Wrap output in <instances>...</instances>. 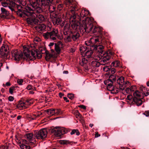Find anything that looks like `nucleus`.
<instances>
[{"label": "nucleus", "mask_w": 149, "mask_h": 149, "mask_svg": "<svg viewBox=\"0 0 149 149\" xmlns=\"http://www.w3.org/2000/svg\"><path fill=\"white\" fill-rule=\"evenodd\" d=\"M40 52L37 49L29 51L25 50L24 51V54L20 51H18L17 50H14L12 51L11 55L16 60H19L20 59L24 58L29 60H33L36 58H40L42 57L41 53L42 51L41 48L39 49Z\"/></svg>", "instance_id": "1"}, {"label": "nucleus", "mask_w": 149, "mask_h": 149, "mask_svg": "<svg viewBox=\"0 0 149 149\" xmlns=\"http://www.w3.org/2000/svg\"><path fill=\"white\" fill-rule=\"evenodd\" d=\"M75 8H72L66 13V17L69 19L70 24H66L64 26L63 32L65 35H67L69 33L70 26L75 30L79 28L80 30V26L82 24V22L84 21L81 20L79 22L77 20V18H78L79 16L75 13Z\"/></svg>", "instance_id": "2"}, {"label": "nucleus", "mask_w": 149, "mask_h": 149, "mask_svg": "<svg viewBox=\"0 0 149 149\" xmlns=\"http://www.w3.org/2000/svg\"><path fill=\"white\" fill-rule=\"evenodd\" d=\"M93 20L91 18H87L86 21L82 22L80 26V31L82 34L85 33L91 32L95 34L100 35L102 34V28L100 27L94 26Z\"/></svg>", "instance_id": "3"}, {"label": "nucleus", "mask_w": 149, "mask_h": 149, "mask_svg": "<svg viewBox=\"0 0 149 149\" xmlns=\"http://www.w3.org/2000/svg\"><path fill=\"white\" fill-rule=\"evenodd\" d=\"M40 4L38 3V1L33 2L27 5V6L25 7L24 8H22L21 6H18L19 11L18 12H21L22 14L25 13V12H33L35 13V12L37 13H42L43 10L40 6Z\"/></svg>", "instance_id": "4"}, {"label": "nucleus", "mask_w": 149, "mask_h": 149, "mask_svg": "<svg viewBox=\"0 0 149 149\" xmlns=\"http://www.w3.org/2000/svg\"><path fill=\"white\" fill-rule=\"evenodd\" d=\"M116 76L114 75H111L107 80L104 81V84L107 86V89L111 93L113 94H116L119 92V90L117 88L115 87L113 85V82L116 80Z\"/></svg>", "instance_id": "5"}, {"label": "nucleus", "mask_w": 149, "mask_h": 149, "mask_svg": "<svg viewBox=\"0 0 149 149\" xmlns=\"http://www.w3.org/2000/svg\"><path fill=\"white\" fill-rule=\"evenodd\" d=\"M26 13H22L21 12H17V14L18 15L21 17H31L33 18L36 19L38 18L40 21L42 22L45 19V18L43 15L41 14H36L33 12H25Z\"/></svg>", "instance_id": "6"}, {"label": "nucleus", "mask_w": 149, "mask_h": 149, "mask_svg": "<svg viewBox=\"0 0 149 149\" xmlns=\"http://www.w3.org/2000/svg\"><path fill=\"white\" fill-rule=\"evenodd\" d=\"M93 51L90 50H87L84 54V55L82 57L81 62L80 64L83 66L84 64H86L88 62H90L93 59Z\"/></svg>", "instance_id": "7"}, {"label": "nucleus", "mask_w": 149, "mask_h": 149, "mask_svg": "<svg viewBox=\"0 0 149 149\" xmlns=\"http://www.w3.org/2000/svg\"><path fill=\"white\" fill-rule=\"evenodd\" d=\"M58 30L57 29H53V30L49 32H47L43 34V36L45 39L50 38L51 40H56L58 38Z\"/></svg>", "instance_id": "8"}, {"label": "nucleus", "mask_w": 149, "mask_h": 149, "mask_svg": "<svg viewBox=\"0 0 149 149\" xmlns=\"http://www.w3.org/2000/svg\"><path fill=\"white\" fill-rule=\"evenodd\" d=\"M1 5L4 7H8L12 11H14L15 9L17 8L18 10L17 12L19 11L18 6H20L15 4V0H6V2H1Z\"/></svg>", "instance_id": "9"}, {"label": "nucleus", "mask_w": 149, "mask_h": 149, "mask_svg": "<svg viewBox=\"0 0 149 149\" xmlns=\"http://www.w3.org/2000/svg\"><path fill=\"white\" fill-rule=\"evenodd\" d=\"M9 52V48L8 46L5 44H3L0 49V54L2 57L4 59L8 58Z\"/></svg>", "instance_id": "10"}, {"label": "nucleus", "mask_w": 149, "mask_h": 149, "mask_svg": "<svg viewBox=\"0 0 149 149\" xmlns=\"http://www.w3.org/2000/svg\"><path fill=\"white\" fill-rule=\"evenodd\" d=\"M142 94L138 91H135L133 93V101L138 106H140L142 104V101L140 98Z\"/></svg>", "instance_id": "11"}, {"label": "nucleus", "mask_w": 149, "mask_h": 149, "mask_svg": "<svg viewBox=\"0 0 149 149\" xmlns=\"http://www.w3.org/2000/svg\"><path fill=\"white\" fill-rule=\"evenodd\" d=\"M117 84L119 85V88L120 90L121 91L123 90L125 88L129 85L130 82L128 81H124V78L123 77H119L117 81Z\"/></svg>", "instance_id": "12"}, {"label": "nucleus", "mask_w": 149, "mask_h": 149, "mask_svg": "<svg viewBox=\"0 0 149 149\" xmlns=\"http://www.w3.org/2000/svg\"><path fill=\"white\" fill-rule=\"evenodd\" d=\"M113 53L111 51H108L107 53L104 56L101 57V56H100V65H105L107 63V61L109 60L111 57V56L112 55Z\"/></svg>", "instance_id": "13"}, {"label": "nucleus", "mask_w": 149, "mask_h": 149, "mask_svg": "<svg viewBox=\"0 0 149 149\" xmlns=\"http://www.w3.org/2000/svg\"><path fill=\"white\" fill-rule=\"evenodd\" d=\"M47 131L45 129H43L38 131H36L34 132V135L38 139H45L47 136Z\"/></svg>", "instance_id": "14"}, {"label": "nucleus", "mask_w": 149, "mask_h": 149, "mask_svg": "<svg viewBox=\"0 0 149 149\" xmlns=\"http://www.w3.org/2000/svg\"><path fill=\"white\" fill-rule=\"evenodd\" d=\"M51 132L56 136L60 137L62 135L65 134L66 132L63 127H56L52 130Z\"/></svg>", "instance_id": "15"}, {"label": "nucleus", "mask_w": 149, "mask_h": 149, "mask_svg": "<svg viewBox=\"0 0 149 149\" xmlns=\"http://www.w3.org/2000/svg\"><path fill=\"white\" fill-rule=\"evenodd\" d=\"M96 55H94L93 59L91 61H92L91 63V65L93 68L98 67L100 65V62L96 60H100V57L98 56V55L96 56Z\"/></svg>", "instance_id": "16"}, {"label": "nucleus", "mask_w": 149, "mask_h": 149, "mask_svg": "<svg viewBox=\"0 0 149 149\" xmlns=\"http://www.w3.org/2000/svg\"><path fill=\"white\" fill-rule=\"evenodd\" d=\"M18 142L20 144L19 146L21 149H30L29 146L26 145V144H29V143L25 139H21L18 141Z\"/></svg>", "instance_id": "17"}, {"label": "nucleus", "mask_w": 149, "mask_h": 149, "mask_svg": "<svg viewBox=\"0 0 149 149\" xmlns=\"http://www.w3.org/2000/svg\"><path fill=\"white\" fill-rule=\"evenodd\" d=\"M95 49L98 52V53L94 55H101V57L104 56L105 55L104 52V47L102 45H95Z\"/></svg>", "instance_id": "18"}, {"label": "nucleus", "mask_w": 149, "mask_h": 149, "mask_svg": "<svg viewBox=\"0 0 149 149\" xmlns=\"http://www.w3.org/2000/svg\"><path fill=\"white\" fill-rule=\"evenodd\" d=\"M89 12L88 10L84 9L81 11V12L80 13V17H79V21L81 20H84L85 21L86 20L87 18L88 17H86V16L88 15Z\"/></svg>", "instance_id": "19"}, {"label": "nucleus", "mask_w": 149, "mask_h": 149, "mask_svg": "<svg viewBox=\"0 0 149 149\" xmlns=\"http://www.w3.org/2000/svg\"><path fill=\"white\" fill-rule=\"evenodd\" d=\"M55 49L57 54H59L61 51V49L63 47V44L62 42L58 41L55 44Z\"/></svg>", "instance_id": "20"}, {"label": "nucleus", "mask_w": 149, "mask_h": 149, "mask_svg": "<svg viewBox=\"0 0 149 149\" xmlns=\"http://www.w3.org/2000/svg\"><path fill=\"white\" fill-rule=\"evenodd\" d=\"M25 138H27L29 140L28 141L29 143L32 144L35 143V141L34 139H33V134L32 133H30L26 134L24 136Z\"/></svg>", "instance_id": "21"}, {"label": "nucleus", "mask_w": 149, "mask_h": 149, "mask_svg": "<svg viewBox=\"0 0 149 149\" xmlns=\"http://www.w3.org/2000/svg\"><path fill=\"white\" fill-rule=\"evenodd\" d=\"M35 29L38 32L41 33L44 31L46 28V26L43 24H40L35 27Z\"/></svg>", "instance_id": "22"}, {"label": "nucleus", "mask_w": 149, "mask_h": 149, "mask_svg": "<svg viewBox=\"0 0 149 149\" xmlns=\"http://www.w3.org/2000/svg\"><path fill=\"white\" fill-rule=\"evenodd\" d=\"M71 36L73 40L74 41H77L79 40L80 34L78 32L75 31L72 33Z\"/></svg>", "instance_id": "23"}, {"label": "nucleus", "mask_w": 149, "mask_h": 149, "mask_svg": "<svg viewBox=\"0 0 149 149\" xmlns=\"http://www.w3.org/2000/svg\"><path fill=\"white\" fill-rule=\"evenodd\" d=\"M46 53V57L45 58L47 61H48L51 58L55 57L54 52L53 50L52 51V53H50L48 51H45Z\"/></svg>", "instance_id": "24"}, {"label": "nucleus", "mask_w": 149, "mask_h": 149, "mask_svg": "<svg viewBox=\"0 0 149 149\" xmlns=\"http://www.w3.org/2000/svg\"><path fill=\"white\" fill-rule=\"evenodd\" d=\"M52 0H39L38 3L40 6H46L49 5V3H51Z\"/></svg>", "instance_id": "25"}, {"label": "nucleus", "mask_w": 149, "mask_h": 149, "mask_svg": "<svg viewBox=\"0 0 149 149\" xmlns=\"http://www.w3.org/2000/svg\"><path fill=\"white\" fill-rule=\"evenodd\" d=\"M26 21L29 24L32 25H33L34 24H36L38 22V20L34 18L33 19L30 18H27L26 19Z\"/></svg>", "instance_id": "26"}, {"label": "nucleus", "mask_w": 149, "mask_h": 149, "mask_svg": "<svg viewBox=\"0 0 149 149\" xmlns=\"http://www.w3.org/2000/svg\"><path fill=\"white\" fill-rule=\"evenodd\" d=\"M143 93L144 95L146 96H147L149 95V89L146 88V87L143 86H142L141 87Z\"/></svg>", "instance_id": "27"}, {"label": "nucleus", "mask_w": 149, "mask_h": 149, "mask_svg": "<svg viewBox=\"0 0 149 149\" xmlns=\"http://www.w3.org/2000/svg\"><path fill=\"white\" fill-rule=\"evenodd\" d=\"M52 21L54 25H58L60 24V22H61V20L60 18H54L53 19Z\"/></svg>", "instance_id": "28"}, {"label": "nucleus", "mask_w": 149, "mask_h": 149, "mask_svg": "<svg viewBox=\"0 0 149 149\" xmlns=\"http://www.w3.org/2000/svg\"><path fill=\"white\" fill-rule=\"evenodd\" d=\"M1 13L3 16H8L9 15V12L4 8H1Z\"/></svg>", "instance_id": "29"}, {"label": "nucleus", "mask_w": 149, "mask_h": 149, "mask_svg": "<svg viewBox=\"0 0 149 149\" xmlns=\"http://www.w3.org/2000/svg\"><path fill=\"white\" fill-rule=\"evenodd\" d=\"M26 104V102H23L21 101L19 102V104L17 105V107L19 109H22L26 107L25 106Z\"/></svg>", "instance_id": "30"}, {"label": "nucleus", "mask_w": 149, "mask_h": 149, "mask_svg": "<svg viewBox=\"0 0 149 149\" xmlns=\"http://www.w3.org/2000/svg\"><path fill=\"white\" fill-rule=\"evenodd\" d=\"M47 113L50 116H52L55 114L54 109H48L47 111Z\"/></svg>", "instance_id": "31"}, {"label": "nucleus", "mask_w": 149, "mask_h": 149, "mask_svg": "<svg viewBox=\"0 0 149 149\" xmlns=\"http://www.w3.org/2000/svg\"><path fill=\"white\" fill-rule=\"evenodd\" d=\"M56 9V7L55 6L50 5L49 7V10L50 13H52L54 12Z\"/></svg>", "instance_id": "32"}, {"label": "nucleus", "mask_w": 149, "mask_h": 149, "mask_svg": "<svg viewBox=\"0 0 149 149\" xmlns=\"http://www.w3.org/2000/svg\"><path fill=\"white\" fill-rule=\"evenodd\" d=\"M74 113L77 118H79L81 119L82 118L81 115L79 113L78 110H76Z\"/></svg>", "instance_id": "33"}, {"label": "nucleus", "mask_w": 149, "mask_h": 149, "mask_svg": "<svg viewBox=\"0 0 149 149\" xmlns=\"http://www.w3.org/2000/svg\"><path fill=\"white\" fill-rule=\"evenodd\" d=\"M87 47L86 46H82L80 48V52L82 54L85 53L87 50Z\"/></svg>", "instance_id": "34"}, {"label": "nucleus", "mask_w": 149, "mask_h": 149, "mask_svg": "<svg viewBox=\"0 0 149 149\" xmlns=\"http://www.w3.org/2000/svg\"><path fill=\"white\" fill-rule=\"evenodd\" d=\"M119 64H120L119 62L118 61H114L113 62H112L111 64V65H112L114 67H116L119 66Z\"/></svg>", "instance_id": "35"}, {"label": "nucleus", "mask_w": 149, "mask_h": 149, "mask_svg": "<svg viewBox=\"0 0 149 149\" xmlns=\"http://www.w3.org/2000/svg\"><path fill=\"white\" fill-rule=\"evenodd\" d=\"M71 38H71L69 36H67L65 39V42L66 43L71 42Z\"/></svg>", "instance_id": "36"}, {"label": "nucleus", "mask_w": 149, "mask_h": 149, "mask_svg": "<svg viewBox=\"0 0 149 149\" xmlns=\"http://www.w3.org/2000/svg\"><path fill=\"white\" fill-rule=\"evenodd\" d=\"M17 82L19 85H22L23 80L22 79H18L17 80Z\"/></svg>", "instance_id": "37"}, {"label": "nucleus", "mask_w": 149, "mask_h": 149, "mask_svg": "<svg viewBox=\"0 0 149 149\" xmlns=\"http://www.w3.org/2000/svg\"><path fill=\"white\" fill-rule=\"evenodd\" d=\"M68 97L69 99L72 100L74 97V95L72 93H69L68 94Z\"/></svg>", "instance_id": "38"}, {"label": "nucleus", "mask_w": 149, "mask_h": 149, "mask_svg": "<svg viewBox=\"0 0 149 149\" xmlns=\"http://www.w3.org/2000/svg\"><path fill=\"white\" fill-rule=\"evenodd\" d=\"M55 114L57 115H58L61 114L62 112L60 109H55Z\"/></svg>", "instance_id": "39"}, {"label": "nucleus", "mask_w": 149, "mask_h": 149, "mask_svg": "<svg viewBox=\"0 0 149 149\" xmlns=\"http://www.w3.org/2000/svg\"><path fill=\"white\" fill-rule=\"evenodd\" d=\"M61 143L63 144H68L70 143L69 141L67 140H63L61 141Z\"/></svg>", "instance_id": "40"}, {"label": "nucleus", "mask_w": 149, "mask_h": 149, "mask_svg": "<svg viewBox=\"0 0 149 149\" xmlns=\"http://www.w3.org/2000/svg\"><path fill=\"white\" fill-rule=\"evenodd\" d=\"M136 88V86H132L130 88L132 93L135 90Z\"/></svg>", "instance_id": "41"}, {"label": "nucleus", "mask_w": 149, "mask_h": 149, "mask_svg": "<svg viewBox=\"0 0 149 149\" xmlns=\"http://www.w3.org/2000/svg\"><path fill=\"white\" fill-rule=\"evenodd\" d=\"M110 68L109 67L106 66L103 68V70L104 72H107L110 70Z\"/></svg>", "instance_id": "42"}, {"label": "nucleus", "mask_w": 149, "mask_h": 149, "mask_svg": "<svg viewBox=\"0 0 149 149\" xmlns=\"http://www.w3.org/2000/svg\"><path fill=\"white\" fill-rule=\"evenodd\" d=\"M26 89L28 90H30L33 89V87L31 85H29L26 87Z\"/></svg>", "instance_id": "43"}, {"label": "nucleus", "mask_w": 149, "mask_h": 149, "mask_svg": "<svg viewBox=\"0 0 149 149\" xmlns=\"http://www.w3.org/2000/svg\"><path fill=\"white\" fill-rule=\"evenodd\" d=\"M125 91H126V93H130V94H132V93L131 91V90L129 88H127L126 89Z\"/></svg>", "instance_id": "44"}, {"label": "nucleus", "mask_w": 149, "mask_h": 149, "mask_svg": "<svg viewBox=\"0 0 149 149\" xmlns=\"http://www.w3.org/2000/svg\"><path fill=\"white\" fill-rule=\"evenodd\" d=\"M40 40V39L39 38H35L33 40V41L36 44V42H39Z\"/></svg>", "instance_id": "45"}, {"label": "nucleus", "mask_w": 149, "mask_h": 149, "mask_svg": "<svg viewBox=\"0 0 149 149\" xmlns=\"http://www.w3.org/2000/svg\"><path fill=\"white\" fill-rule=\"evenodd\" d=\"M14 90V88L12 87H11L9 89V92L11 94H12L13 93V91Z\"/></svg>", "instance_id": "46"}, {"label": "nucleus", "mask_w": 149, "mask_h": 149, "mask_svg": "<svg viewBox=\"0 0 149 149\" xmlns=\"http://www.w3.org/2000/svg\"><path fill=\"white\" fill-rule=\"evenodd\" d=\"M25 1H22V2H21V3L22 5L23 6V7H22H22V8H24L25 7H26V6H24L26 4V3ZM18 5L20 6V5Z\"/></svg>", "instance_id": "47"}, {"label": "nucleus", "mask_w": 149, "mask_h": 149, "mask_svg": "<svg viewBox=\"0 0 149 149\" xmlns=\"http://www.w3.org/2000/svg\"><path fill=\"white\" fill-rule=\"evenodd\" d=\"M109 71L111 72L112 74H113L115 72L116 70L115 69L112 68L111 69H110Z\"/></svg>", "instance_id": "48"}, {"label": "nucleus", "mask_w": 149, "mask_h": 149, "mask_svg": "<svg viewBox=\"0 0 149 149\" xmlns=\"http://www.w3.org/2000/svg\"><path fill=\"white\" fill-rule=\"evenodd\" d=\"M8 99L9 101L11 102L13 101L14 100V98L12 96H10L8 97Z\"/></svg>", "instance_id": "49"}, {"label": "nucleus", "mask_w": 149, "mask_h": 149, "mask_svg": "<svg viewBox=\"0 0 149 149\" xmlns=\"http://www.w3.org/2000/svg\"><path fill=\"white\" fill-rule=\"evenodd\" d=\"M143 114L145 115L146 116L148 117L149 116V111H146Z\"/></svg>", "instance_id": "50"}, {"label": "nucleus", "mask_w": 149, "mask_h": 149, "mask_svg": "<svg viewBox=\"0 0 149 149\" xmlns=\"http://www.w3.org/2000/svg\"><path fill=\"white\" fill-rule=\"evenodd\" d=\"M132 98V96L131 95H128L127 97V99L128 100H131Z\"/></svg>", "instance_id": "51"}, {"label": "nucleus", "mask_w": 149, "mask_h": 149, "mask_svg": "<svg viewBox=\"0 0 149 149\" xmlns=\"http://www.w3.org/2000/svg\"><path fill=\"white\" fill-rule=\"evenodd\" d=\"M76 130H72V131L70 132V134L71 135H72L75 133V132H76Z\"/></svg>", "instance_id": "52"}, {"label": "nucleus", "mask_w": 149, "mask_h": 149, "mask_svg": "<svg viewBox=\"0 0 149 149\" xmlns=\"http://www.w3.org/2000/svg\"><path fill=\"white\" fill-rule=\"evenodd\" d=\"M54 45V42H50L49 44V46L51 48Z\"/></svg>", "instance_id": "53"}, {"label": "nucleus", "mask_w": 149, "mask_h": 149, "mask_svg": "<svg viewBox=\"0 0 149 149\" xmlns=\"http://www.w3.org/2000/svg\"><path fill=\"white\" fill-rule=\"evenodd\" d=\"M79 107L83 109H86V107L83 105H80L79 106Z\"/></svg>", "instance_id": "54"}, {"label": "nucleus", "mask_w": 149, "mask_h": 149, "mask_svg": "<svg viewBox=\"0 0 149 149\" xmlns=\"http://www.w3.org/2000/svg\"><path fill=\"white\" fill-rule=\"evenodd\" d=\"M85 44L86 45L88 46L91 45V43L88 41H86Z\"/></svg>", "instance_id": "55"}, {"label": "nucleus", "mask_w": 149, "mask_h": 149, "mask_svg": "<svg viewBox=\"0 0 149 149\" xmlns=\"http://www.w3.org/2000/svg\"><path fill=\"white\" fill-rule=\"evenodd\" d=\"M75 133L76 135L77 136H78L80 134V133L78 130H76V132H75Z\"/></svg>", "instance_id": "56"}, {"label": "nucleus", "mask_w": 149, "mask_h": 149, "mask_svg": "<svg viewBox=\"0 0 149 149\" xmlns=\"http://www.w3.org/2000/svg\"><path fill=\"white\" fill-rule=\"evenodd\" d=\"M66 1L67 2V4H71L72 1V0H67Z\"/></svg>", "instance_id": "57"}, {"label": "nucleus", "mask_w": 149, "mask_h": 149, "mask_svg": "<svg viewBox=\"0 0 149 149\" xmlns=\"http://www.w3.org/2000/svg\"><path fill=\"white\" fill-rule=\"evenodd\" d=\"M63 98L64 100L66 102H69V100L68 99V98L67 97H64Z\"/></svg>", "instance_id": "58"}, {"label": "nucleus", "mask_w": 149, "mask_h": 149, "mask_svg": "<svg viewBox=\"0 0 149 149\" xmlns=\"http://www.w3.org/2000/svg\"><path fill=\"white\" fill-rule=\"evenodd\" d=\"M95 43H97L99 41V40L98 38H95L94 40Z\"/></svg>", "instance_id": "59"}, {"label": "nucleus", "mask_w": 149, "mask_h": 149, "mask_svg": "<svg viewBox=\"0 0 149 149\" xmlns=\"http://www.w3.org/2000/svg\"><path fill=\"white\" fill-rule=\"evenodd\" d=\"M70 52H75V49L73 48H71L70 49Z\"/></svg>", "instance_id": "60"}, {"label": "nucleus", "mask_w": 149, "mask_h": 149, "mask_svg": "<svg viewBox=\"0 0 149 149\" xmlns=\"http://www.w3.org/2000/svg\"><path fill=\"white\" fill-rule=\"evenodd\" d=\"M64 95V94L61 93H59V96L61 97H62Z\"/></svg>", "instance_id": "61"}, {"label": "nucleus", "mask_w": 149, "mask_h": 149, "mask_svg": "<svg viewBox=\"0 0 149 149\" xmlns=\"http://www.w3.org/2000/svg\"><path fill=\"white\" fill-rule=\"evenodd\" d=\"M100 136V135L98 134V133H96L95 134V137L96 138Z\"/></svg>", "instance_id": "62"}, {"label": "nucleus", "mask_w": 149, "mask_h": 149, "mask_svg": "<svg viewBox=\"0 0 149 149\" xmlns=\"http://www.w3.org/2000/svg\"><path fill=\"white\" fill-rule=\"evenodd\" d=\"M6 85L7 86H9L10 85V84L9 82H7L6 84Z\"/></svg>", "instance_id": "63"}, {"label": "nucleus", "mask_w": 149, "mask_h": 149, "mask_svg": "<svg viewBox=\"0 0 149 149\" xmlns=\"http://www.w3.org/2000/svg\"><path fill=\"white\" fill-rule=\"evenodd\" d=\"M21 118V116H18L17 117V119L18 120L20 119Z\"/></svg>", "instance_id": "64"}]
</instances>
